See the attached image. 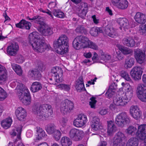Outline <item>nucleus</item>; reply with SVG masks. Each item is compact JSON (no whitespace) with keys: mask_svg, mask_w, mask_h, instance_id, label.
<instances>
[{"mask_svg":"<svg viewBox=\"0 0 146 146\" xmlns=\"http://www.w3.org/2000/svg\"><path fill=\"white\" fill-rule=\"evenodd\" d=\"M108 112L107 110L104 109L101 110L99 112V113L102 115H104L106 114Z\"/></svg>","mask_w":146,"mask_h":146,"instance_id":"nucleus-64","label":"nucleus"},{"mask_svg":"<svg viewBox=\"0 0 146 146\" xmlns=\"http://www.w3.org/2000/svg\"><path fill=\"white\" fill-rule=\"evenodd\" d=\"M15 60L18 63H22L25 60L24 57L22 55H18L15 59Z\"/></svg>","mask_w":146,"mask_h":146,"instance_id":"nucleus-59","label":"nucleus"},{"mask_svg":"<svg viewBox=\"0 0 146 146\" xmlns=\"http://www.w3.org/2000/svg\"><path fill=\"white\" fill-rule=\"evenodd\" d=\"M126 138L123 133L118 132L116 133L113 141V146H123L122 141Z\"/></svg>","mask_w":146,"mask_h":146,"instance_id":"nucleus-14","label":"nucleus"},{"mask_svg":"<svg viewBox=\"0 0 146 146\" xmlns=\"http://www.w3.org/2000/svg\"><path fill=\"white\" fill-rule=\"evenodd\" d=\"M117 22L122 27L124 28L128 29L130 27L129 21L125 18H119L118 19Z\"/></svg>","mask_w":146,"mask_h":146,"instance_id":"nucleus-31","label":"nucleus"},{"mask_svg":"<svg viewBox=\"0 0 146 146\" xmlns=\"http://www.w3.org/2000/svg\"><path fill=\"white\" fill-rule=\"evenodd\" d=\"M51 108L49 104H43L41 105L39 108L35 106L33 111L36 114L37 119L40 120H44L52 114L53 111Z\"/></svg>","mask_w":146,"mask_h":146,"instance_id":"nucleus-3","label":"nucleus"},{"mask_svg":"<svg viewBox=\"0 0 146 146\" xmlns=\"http://www.w3.org/2000/svg\"><path fill=\"white\" fill-rule=\"evenodd\" d=\"M104 31L106 34L111 37L115 38L118 36L117 30L113 28H109L106 27L105 28Z\"/></svg>","mask_w":146,"mask_h":146,"instance_id":"nucleus-28","label":"nucleus"},{"mask_svg":"<svg viewBox=\"0 0 146 146\" xmlns=\"http://www.w3.org/2000/svg\"><path fill=\"white\" fill-rule=\"evenodd\" d=\"M11 66L17 75L19 76L22 75L23 71L20 66L15 64H12Z\"/></svg>","mask_w":146,"mask_h":146,"instance_id":"nucleus-44","label":"nucleus"},{"mask_svg":"<svg viewBox=\"0 0 146 146\" xmlns=\"http://www.w3.org/2000/svg\"><path fill=\"white\" fill-rule=\"evenodd\" d=\"M126 132L128 135H131L132 136L134 135L136 136V133L137 131V129L136 127L133 126H129L126 131Z\"/></svg>","mask_w":146,"mask_h":146,"instance_id":"nucleus-43","label":"nucleus"},{"mask_svg":"<svg viewBox=\"0 0 146 146\" xmlns=\"http://www.w3.org/2000/svg\"><path fill=\"white\" fill-rule=\"evenodd\" d=\"M139 140L135 137L130 138L127 143L126 146H138Z\"/></svg>","mask_w":146,"mask_h":146,"instance_id":"nucleus-41","label":"nucleus"},{"mask_svg":"<svg viewBox=\"0 0 146 146\" xmlns=\"http://www.w3.org/2000/svg\"><path fill=\"white\" fill-rule=\"evenodd\" d=\"M136 91L138 98L142 102H146V86L138 85Z\"/></svg>","mask_w":146,"mask_h":146,"instance_id":"nucleus-11","label":"nucleus"},{"mask_svg":"<svg viewBox=\"0 0 146 146\" xmlns=\"http://www.w3.org/2000/svg\"><path fill=\"white\" fill-rule=\"evenodd\" d=\"M92 129L93 130L98 131L100 129H102L101 126H100V119L97 116L93 117L92 119Z\"/></svg>","mask_w":146,"mask_h":146,"instance_id":"nucleus-27","label":"nucleus"},{"mask_svg":"<svg viewBox=\"0 0 146 146\" xmlns=\"http://www.w3.org/2000/svg\"><path fill=\"white\" fill-rule=\"evenodd\" d=\"M7 97L6 92L0 87V101L4 100Z\"/></svg>","mask_w":146,"mask_h":146,"instance_id":"nucleus-54","label":"nucleus"},{"mask_svg":"<svg viewBox=\"0 0 146 146\" xmlns=\"http://www.w3.org/2000/svg\"><path fill=\"white\" fill-rule=\"evenodd\" d=\"M117 46L119 50L123 54H133V51L127 47H125L120 44H117Z\"/></svg>","mask_w":146,"mask_h":146,"instance_id":"nucleus-39","label":"nucleus"},{"mask_svg":"<svg viewBox=\"0 0 146 146\" xmlns=\"http://www.w3.org/2000/svg\"><path fill=\"white\" fill-rule=\"evenodd\" d=\"M36 132L37 135L36 138L38 140H40L46 137L47 135L46 134L44 131L39 127H36Z\"/></svg>","mask_w":146,"mask_h":146,"instance_id":"nucleus-37","label":"nucleus"},{"mask_svg":"<svg viewBox=\"0 0 146 146\" xmlns=\"http://www.w3.org/2000/svg\"><path fill=\"white\" fill-rule=\"evenodd\" d=\"M87 121L86 116L84 114H80L79 115L78 117L74 120L73 124L75 127H81L85 125Z\"/></svg>","mask_w":146,"mask_h":146,"instance_id":"nucleus-12","label":"nucleus"},{"mask_svg":"<svg viewBox=\"0 0 146 146\" xmlns=\"http://www.w3.org/2000/svg\"><path fill=\"white\" fill-rule=\"evenodd\" d=\"M100 57L102 60L105 61H107L111 58V56L110 55L104 53L102 54Z\"/></svg>","mask_w":146,"mask_h":146,"instance_id":"nucleus-57","label":"nucleus"},{"mask_svg":"<svg viewBox=\"0 0 146 146\" xmlns=\"http://www.w3.org/2000/svg\"><path fill=\"white\" fill-rule=\"evenodd\" d=\"M92 60H93V63H94L95 62H99V60H98V54L95 52H94V55L92 58Z\"/></svg>","mask_w":146,"mask_h":146,"instance_id":"nucleus-60","label":"nucleus"},{"mask_svg":"<svg viewBox=\"0 0 146 146\" xmlns=\"http://www.w3.org/2000/svg\"><path fill=\"white\" fill-rule=\"evenodd\" d=\"M134 56L137 62L140 64L143 63L145 59V53L140 49H136L134 51Z\"/></svg>","mask_w":146,"mask_h":146,"instance_id":"nucleus-20","label":"nucleus"},{"mask_svg":"<svg viewBox=\"0 0 146 146\" xmlns=\"http://www.w3.org/2000/svg\"><path fill=\"white\" fill-rule=\"evenodd\" d=\"M15 115L18 120L23 121L27 116L26 110L22 107L18 108L15 111Z\"/></svg>","mask_w":146,"mask_h":146,"instance_id":"nucleus-19","label":"nucleus"},{"mask_svg":"<svg viewBox=\"0 0 146 146\" xmlns=\"http://www.w3.org/2000/svg\"><path fill=\"white\" fill-rule=\"evenodd\" d=\"M58 88L61 90L68 92L70 89V86L68 84H61L58 85Z\"/></svg>","mask_w":146,"mask_h":146,"instance_id":"nucleus-51","label":"nucleus"},{"mask_svg":"<svg viewBox=\"0 0 146 146\" xmlns=\"http://www.w3.org/2000/svg\"><path fill=\"white\" fill-rule=\"evenodd\" d=\"M135 59L132 57L127 58L125 60L124 67L126 68H131L134 64Z\"/></svg>","mask_w":146,"mask_h":146,"instance_id":"nucleus-38","label":"nucleus"},{"mask_svg":"<svg viewBox=\"0 0 146 146\" xmlns=\"http://www.w3.org/2000/svg\"><path fill=\"white\" fill-rule=\"evenodd\" d=\"M12 122L11 118L9 117L3 120L1 122V124L3 128L7 129L10 127Z\"/></svg>","mask_w":146,"mask_h":146,"instance_id":"nucleus-35","label":"nucleus"},{"mask_svg":"<svg viewBox=\"0 0 146 146\" xmlns=\"http://www.w3.org/2000/svg\"><path fill=\"white\" fill-rule=\"evenodd\" d=\"M74 107L73 102L68 99H66L63 101L60 109L64 113H67L72 110Z\"/></svg>","mask_w":146,"mask_h":146,"instance_id":"nucleus-9","label":"nucleus"},{"mask_svg":"<svg viewBox=\"0 0 146 146\" xmlns=\"http://www.w3.org/2000/svg\"><path fill=\"white\" fill-rule=\"evenodd\" d=\"M16 89L18 96L21 95L22 94H24L26 91L28 92H29L27 88L25 87L24 85L21 83H17Z\"/></svg>","mask_w":146,"mask_h":146,"instance_id":"nucleus-33","label":"nucleus"},{"mask_svg":"<svg viewBox=\"0 0 146 146\" xmlns=\"http://www.w3.org/2000/svg\"><path fill=\"white\" fill-rule=\"evenodd\" d=\"M139 30L141 33L145 36L146 35V24L141 25L139 27Z\"/></svg>","mask_w":146,"mask_h":146,"instance_id":"nucleus-56","label":"nucleus"},{"mask_svg":"<svg viewBox=\"0 0 146 146\" xmlns=\"http://www.w3.org/2000/svg\"><path fill=\"white\" fill-rule=\"evenodd\" d=\"M103 31L102 28L97 27H92V36H96L99 33H102Z\"/></svg>","mask_w":146,"mask_h":146,"instance_id":"nucleus-48","label":"nucleus"},{"mask_svg":"<svg viewBox=\"0 0 146 146\" xmlns=\"http://www.w3.org/2000/svg\"><path fill=\"white\" fill-rule=\"evenodd\" d=\"M59 69L58 68L56 67H53L51 69V72L55 74V76L56 79V82H61L62 80V78L60 77L59 78V75L57 73L58 71H59Z\"/></svg>","mask_w":146,"mask_h":146,"instance_id":"nucleus-45","label":"nucleus"},{"mask_svg":"<svg viewBox=\"0 0 146 146\" xmlns=\"http://www.w3.org/2000/svg\"><path fill=\"white\" fill-rule=\"evenodd\" d=\"M129 95H127L126 94V92L125 94H122L121 96V97L123 102H126V104L129 101L131 98L132 97L129 96Z\"/></svg>","mask_w":146,"mask_h":146,"instance_id":"nucleus-55","label":"nucleus"},{"mask_svg":"<svg viewBox=\"0 0 146 146\" xmlns=\"http://www.w3.org/2000/svg\"><path fill=\"white\" fill-rule=\"evenodd\" d=\"M22 127L21 126L18 127L16 129L13 130L12 132L11 133V135L15 136L17 135V137L19 139L21 138V133Z\"/></svg>","mask_w":146,"mask_h":146,"instance_id":"nucleus-46","label":"nucleus"},{"mask_svg":"<svg viewBox=\"0 0 146 146\" xmlns=\"http://www.w3.org/2000/svg\"><path fill=\"white\" fill-rule=\"evenodd\" d=\"M134 19L137 23L143 24L146 22V15L138 12L135 15Z\"/></svg>","mask_w":146,"mask_h":146,"instance_id":"nucleus-25","label":"nucleus"},{"mask_svg":"<svg viewBox=\"0 0 146 146\" xmlns=\"http://www.w3.org/2000/svg\"><path fill=\"white\" fill-rule=\"evenodd\" d=\"M19 50V46L18 44L14 42L7 48V51L8 54L11 56H15L16 55L17 52Z\"/></svg>","mask_w":146,"mask_h":146,"instance_id":"nucleus-17","label":"nucleus"},{"mask_svg":"<svg viewBox=\"0 0 146 146\" xmlns=\"http://www.w3.org/2000/svg\"><path fill=\"white\" fill-rule=\"evenodd\" d=\"M33 21L36 23L40 24L41 26L44 25L45 23L43 22V18L40 15H36L33 17Z\"/></svg>","mask_w":146,"mask_h":146,"instance_id":"nucleus-42","label":"nucleus"},{"mask_svg":"<svg viewBox=\"0 0 146 146\" xmlns=\"http://www.w3.org/2000/svg\"><path fill=\"white\" fill-rule=\"evenodd\" d=\"M45 129L48 134L52 135L56 141L60 139L61 133L59 130L56 129V126L54 123H50L46 125Z\"/></svg>","mask_w":146,"mask_h":146,"instance_id":"nucleus-5","label":"nucleus"},{"mask_svg":"<svg viewBox=\"0 0 146 146\" xmlns=\"http://www.w3.org/2000/svg\"><path fill=\"white\" fill-rule=\"evenodd\" d=\"M52 13L54 15L57 17L63 18L64 17V13L59 9H54Z\"/></svg>","mask_w":146,"mask_h":146,"instance_id":"nucleus-49","label":"nucleus"},{"mask_svg":"<svg viewBox=\"0 0 146 146\" xmlns=\"http://www.w3.org/2000/svg\"><path fill=\"white\" fill-rule=\"evenodd\" d=\"M18 96L24 105L27 106L30 104L31 98L29 92H28L26 91L24 94H21V95L19 96Z\"/></svg>","mask_w":146,"mask_h":146,"instance_id":"nucleus-21","label":"nucleus"},{"mask_svg":"<svg viewBox=\"0 0 146 146\" xmlns=\"http://www.w3.org/2000/svg\"><path fill=\"white\" fill-rule=\"evenodd\" d=\"M76 31L77 33L84 34L85 35H86L87 33L86 30L82 26H80L77 27L76 29Z\"/></svg>","mask_w":146,"mask_h":146,"instance_id":"nucleus-53","label":"nucleus"},{"mask_svg":"<svg viewBox=\"0 0 146 146\" xmlns=\"http://www.w3.org/2000/svg\"><path fill=\"white\" fill-rule=\"evenodd\" d=\"M122 86V90L125 91L126 94L129 95V96L132 97L133 94V90L131 86L129 84H125L124 82L121 83Z\"/></svg>","mask_w":146,"mask_h":146,"instance_id":"nucleus-34","label":"nucleus"},{"mask_svg":"<svg viewBox=\"0 0 146 146\" xmlns=\"http://www.w3.org/2000/svg\"><path fill=\"white\" fill-rule=\"evenodd\" d=\"M136 134L139 139L144 140L146 138V124L139 126Z\"/></svg>","mask_w":146,"mask_h":146,"instance_id":"nucleus-16","label":"nucleus"},{"mask_svg":"<svg viewBox=\"0 0 146 146\" xmlns=\"http://www.w3.org/2000/svg\"><path fill=\"white\" fill-rule=\"evenodd\" d=\"M53 47L58 54L62 55L68 51V38L65 35H62L53 43Z\"/></svg>","mask_w":146,"mask_h":146,"instance_id":"nucleus-2","label":"nucleus"},{"mask_svg":"<svg viewBox=\"0 0 146 146\" xmlns=\"http://www.w3.org/2000/svg\"><path fill=\"white\" fill-rule=\"evenodd\" d=\"M32 25L31 24L25 19H22L18 23L15 24L16 27L21 29H25L29 30Z\"/></svg>","mask_w":146,"mask_h":146,"instance_id":"nucleus-23","label":"nucleus"},{"mask_svg":"<svg viewBox=\"0 0 146 146\" xmlns=\"http://www.w3.org/2000/svg\"><path fill=\"white\" fill-rule=\"evenodd\" d=\"M130 113L134 119H138L141 115V112L137 106H132L130 109Z\"/></svg>","mask_w":146,"mask_h":146,"instance_id":"nucleus-22","label":"nucleus"},{"mask_svg":"<svg viewBox=\"0 0 146 146\" xmlns=\"http://www.w3.org/2000/svg\"><path fill=\"white\" fill-rule=\"evenodd\" d=\"M56 3L55 2H51L48 5V7L50 9L55 8L56 5Z\"/></svg>","mask_w":146,"mask_h":146,"instance_id":"nucleus-62","label":"nucleus"},{"mask_svg":"<svg viewBox=\"0 0 146 146\" xmlns=\"http://www.w3.org/2000/svg\"><path fill=\"white\" fill-rule=\"evenodd\" d=\"M113 102L115 105L117 106H124L126 104V102H123L121 96H117L113 98Z\"/></svg>","mask_w":146,"mask_h":146,"instance_id":"nucleus-36","label":"nucleus"},{"mask_svg":"<svg viewBox=\"0 0 146 146\" xmlns=\"http://www.w3.org/2000/svg\"><path fill=\"white\" fill-rule=\"evenodd\" d=\"M143 68L139 66L133 67L130 71V74L132 78L135 80L141 79L143 72Z\"/></svg>","mask_w":146,"mask_h":146,"instance_id":"nucleus-8","label":"nucleus"},{"mask_svg":"<svg viewBox=\"0 0 146 146\" xmlns=\"http://www.w3.org/2000/svg\"><path fill=\"white\" fill-rule=\"evenodd\" d=\"M29 41L33 50L38 52L42 53L49 49L50 46L46 43L45 38L43 36L40 37L38 33L36 31L30 34Z\"/></svg>","mask_w":146,"mask_h":146,"instance_id":"nucleus-1","label":"nucleus"},{"mask_svg":"<svg viewBox=\"0 0 146 146\" xmlns=\"http://www.w3.org/2000/svg\"><path fill=\"white\" fill-rule=\"evenodd\" d=\"M128 6V2L127 0H120L117 7L119 9H126Z\"/></svg>","mask_w":146,"mask_h":146,"instance_id":"nucleus-47","label":"nucleus"},{"mask_svg":"<svg viewBox=\"0 0 146 146\" xmlns=\"http://www.w3.org/2000/svg\"><path fill=\"white\" fill-rule=\"evenodd\" d=\"M45 24L38 27L37 29L38 31L43 36H48L51 35L53 33L52 29L50 26Z\"/></svg>","mask_w":146,"mask_h":146,"instance_id":"nucleus-13","label":"nucleus"},{"mask_svg":"<svg viewBox=\"0 0 146 146\" xmlns=\"http://www.w3.org/2000/svg\"><path fill=\"white\" fill-rule=\"evenodd\" d=\"M84 135V133L82 131L76 128L72 129L68 132L69 137L74 141L81 140L83 137Z\"/></svg>","mask_w":146,"mask_h":146,"instance_id":"nucleus-7","label":"nucleus"},{"mask_svg":"<svg viewBox=\"0 0 146 146\" xmlns=\"http://www.w3.org/2000/svg\"><path fill=\"white\" fill-rule=\"evenodd\" d=\"M7 72L5 67L0 64V83L6 81L7 78Z\"/></svg>","mask_w":146,"mask_h":146,"instance_id":"nucleus-30","label":"nucleus"},{"mask_svg":"<svg viewBox=\"0 0 146 146\" xmlns=\"http://www.w3.org/2000/svg\"><path fill=\"white\" fill-rule=\"evenodd\" d=\"M120 76L124 78L125 80L127 81L131 80V79L128 73L125 71L122 70L120 72Z\"/></svg>","mask_w":146,"mask_h":146,"instance_id":"nucleus-50","label":"nucleus"},{"mask_svg":"<svg viewBox=\"0 0 146 146\" xmlns=\"http://www.w3.org/2000/svg\"><path fill=\"white\" fill-rule=\"evenodd\" d=\"M28 76L29 78L35 80H39L41 78V74L39 70L33 68L30 70L28 72Z\"/></svg>","mask_w":146,"mask_h":146,"instance_id":"nucleus-15","label":"nucleus"},{"mask_svg":"<svg viewBox=\"0 0 146 146\" xmlns=\"http://www.w3.org/2000/svg\"><path fill=\"white\" fill-rule=\"evenodd\" d=\"M72 45L76 50H79L80 48H91V43L89 39L86 36L82 35L76 36L73 42Z\"/></svg>","mask_w":146,"mask_h":146,"instance_id":"nucleus-4","label":"nucleus"},{"mask_svg":"<svg viewBox=\"0 0 146 146\" xmlns=\"http://www.w3.org/2000/svg\"><path fill=\"white\" fill-rule=\"evenodd\" d=\"M74 86L76 90L78 92H81L82 91L86 90L82 76H79L75 82Z\"/></svg>","mask_w":146,"mask_h":146,"instance_id":"nucleus-18","label":"nucleus"},{"mask_svg":"<svg viewBox=\"0 0 146 146\" xmlns=\"http://www.w3.org/2000/svg\"><path fill=\"white\" fill-rule=\"evenodd\" d=\"M117 85L115 83H112L105 94L106 96L109 98L112 97L115 94V90L117 88Z\"/></svg>","mask_w":146,"mask_h":146,"instance_id":"nucleus-26","label":"nucleus"},{"mask_svg":"<svg viewBox=\"0 0 146 146\" xmlns=\"http://www.w3.org/2000/svg\"><path fill=\"white\" fill-rule=\"evenodd\" d=\"M62 146H70L72 144V141L68 137L66 136L63 137L60 141Z\"/></svg>","mask_w":146,"mask_h":146,"instance_id":"nucleus-40","label":"nucleus"},{"mask_svg":"<svg viewBox=\"0 0 146 146\" xmlns=\"http://www.w3.org/2000/svg\"><path fill=\"white\" fill-rule=\"evenodd\" d=\"M117 129L113 122L112 121H108L107 133L109 136H112L116 130Z\"/></svg>","mask_w":146,"mask_h":146,"instance_id":"nucleus-29","label":"nucleus"},{"mask_svg":"<svg viewBox=\"0 0 146 146\" xmlns=\"http://www.w3.org/2000/svg\"><path fill=\"white\" fill-rule=\"evenodd\" d=\"M130 122V118L125 112H122L118 114L115 119L116 123L120 127H123L124 125L129 124Z\"/></svg>","mask_w":146,"mask_h":146,"instance_id":"nucleus-6","label":"nucleus"},{"mask_svg":"<svg viewBox=\"0 0 146 146\" xmlns=\"http://www.w3.org/2000/svg\"><path fill=\"white\" fill-rule=\"evenodd\" d=\"M96 98L92 96V108H96V104L97 101L96 100Z\"/></svg>","mask_w":146,"mask_h":146,"instance_id":"nucleus-61","label":"nucleus"},{"mask_svg":"<svg viewBox=\"0 0 146 146\" xmlns=\"http://www.w3.org/2000/svg\"><path fill=\"white\" fill-rule=\"evenodd\" d=\"M79 9H83L84 10L88 11V5L87 3L85 2H82L79 7Z\"/></svg>","mask_w":146,"mask_h":146,"instance_id":"nucleus-58","label":"nucleus"},{"mask_svg":"<svg viewBox=\"0 0 146 146\" xmlns=\"http://www.w3.org/2000/svg\"><path fill=\"white\" fill-rule=\"evenodd\" d=\"M120 1V0H111V3L114 6L117 7Z\"/></svg>","mask_w":146,"mask_h":146,"instance_id":"nucleus-63","label":"nucleus"},{"mask_svg":"<svg viewBox=\"0 0 146 146\" xmlns=\"http://www.w3.org/2000/svg\"><path fill=\"white\" fill-rule=\"evenodd\" d=\"M122 42L124 45L128 47L131 48L137 46L134 39L131 37L123 38L122 40Z\"/></svg>","mask_w":146,"mask_h":146,"instance_id":"nucleus-24","label":"nucleus"},{"mask_svg":"<svg viewBox=\"0 0 146 146\" xmlns=\"http://www.w3.org/2000/svg\"><path fill=\"white\" fill-rule=\"evenodd\" d=\"M136 91L138 98L142 102H146V86L138 85Z\"/></svg>","mask_w":146,"mask_h":146,"instance_id":"nucleus-10","label":"nucleus"},{"mask_svg":"<svg viewBox=\"0 0 146 146\" xmlns=\"http://www.w3.org/2000/svg\"><path fill=\"white\" fill-rule=\"evenodd\" d=\"M88 11L84 10L83 9H79L77 12L79 17L82 19H84Z\"/></svg>","mask_w":146,"mask_h":146,"instance_id":"nucleus-52","label":"nucleus"},{"mask_svg":"<svg viewBox=\"0 0 146 146\" xmlns=\"http://www.w3.org/2000/svg\"><path fill=\"white\" fill-rule=\"evenodd\" d=\"M41 83L38 82H33L30 88V90L33 93H35L40 90L42 88Z\"/></svg>","mask_w":146,"mask_h":146,"instance_id":"nucleus-32","label":"nucleus"}]
</instances>
